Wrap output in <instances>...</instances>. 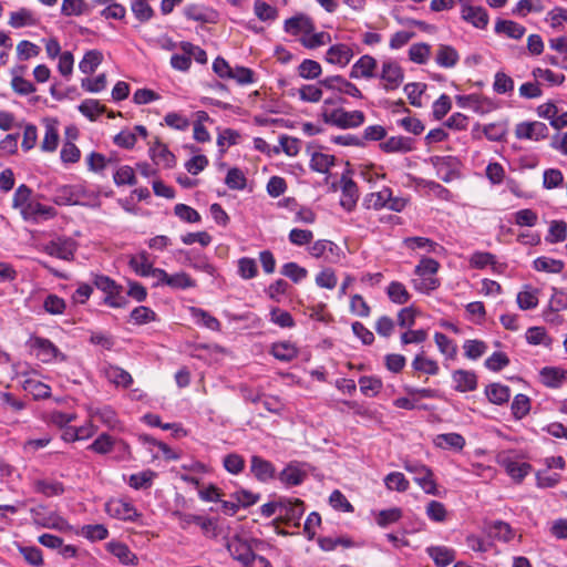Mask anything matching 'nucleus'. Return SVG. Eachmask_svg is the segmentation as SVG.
Returning a JSON list of instances; mask_svg holds the SVG:
<instances>
[{
	"instance_id": "7",
	"label": "nucleus",
	"mask_w": 567,
	"mask_h": 567,
	"mask_svg": "<svg viewBox=\"0 0 567 567\" xmlns=\"http://www.w3.org/2000/svg\"><path fill=\"white\" fill-rule=\"evenodd\" d=\"M403 467L406 472L414 475V482L423 489L424 493L434 496L439 495L434 473L429 466L415 461H404Z\"/></svg>"
},
{
	"instance_id": "39",
	"label": "nucleus",
	"mask_w": 567,
	"mask_h": 567,
	"mask_svg": "<svg viewBox=\"0 0 567 567\" xmlns=\"http://www.w3.org/2000/svg\"><path fill=\"white\" fill-rule=\"evenodd\" d=\"M103 61V53L100 50L93 49L85 52L79 63V69L82 73L90 75L95 72Z\"/></svg>"
},
{
	"instance_id": "17",
	"label": "nucleus",
	"mask_w": 567,
	"mask_h": 567,
	"mask_svg": "<svg viewBox=\"0 0 567 567\" xmlns=\"http://www.w3.org/2000/svg\"><path fill=\"white\" fill-rule=\"evenodd\" d=\"M284 29L291 35L306 37L309 32L315 31L316 27L309 17L297 14L285 21Z\"/></svg>"
},
{
	"instance_id": "51",
	"label": "nucleus",
	"mask_w": 567,
	"mask_h": 567,
	"mask_svg": "<svg viewBox=\"0 0 567 567\" xmlns=\"http://www.w3.org/2000/svg\"><path fill=\"white\" fill-rule=\"evenodd\" d=\"M412 368L429 375H436L440 371L437 362L426 358L423 352L415 355L412 361Z\"/></svg>"
},
{
	"instance_id": "33",
	"label": "nucleus",
	"mask_w": 567,
	"mask_h": 567,
	"mask_svg": "<svg viewBox=\"0 0 567 567\" xmlns=\"http://www.w3.org/2000/svg\"><path fill=\"white\" fill-rule=\"evenodd\" d=\"M24 69V66H18L11 71V87L19 95H29L37 91L34 84L22 76Z\"/></svg>"
},
{
	"instance_id": "22",
	"label": "nucleus",
	"mask_w": 567,
	"mask_h": 567,
	"mask_svg": "<svg viewBox=\"0 0 567 567\" xmlns=\"http://www.w3.org/2000/svg\"><path fill=\"white\" fill-rule=\"evenodd\" d=\"M378 66L377 60L371 55H362L351 68L350 78L352 79H371L375 76Z\"/></svg>"
},
{
	"instance_id": "6",
	"label": "nucleus",
	"mask_w": 567,
	"mask_h": 567,
	"mask_svg": "<svg viewBox=\"0 0 567 567\" xmlns=\"http://www.w3.org/2000/svg\"><path fill=\"white\" fill-rule=\"evenodd\" d=\"M28 346L32 353L43 363L63 362L66 355L49 339L32 336L28 341Z\"/></svg>"
},
{
	"instance_id": "38",
	"label": "nucleus",
	"mask_w": 567,
	"mask_h": 567,
	"mask_svg": "<svg viewBox=\"0 0 567 567\" xmlns=\"http://www.w3.org/2000/svg\"><path fill=\"white\" fill-rule=\"evenodd\" d=\"M189 312L196 324L203 326L212 331L220 330V322L218 319L204 309L190 307Z\"/></svg>"
},
{
	"instance_id": "21",
	"label": "nucleus",
	"mask_w": 567,
	"mask_h": 567,
	"mask_svg": "<svg viewBox=\"0 0 567 567\" xmlns=\"http://www.w3.org/2000/svg\"><path fill=\"white\" fill-rule=\"evenodd\" d=\"M250 472L256 480L266 483L275 477L276 468L271 462L254 455L250 458Z\"/></svg>"
},
{
	"instance_id": "58",
	"label": "nucleus",
	"mask_w": 567,
	"mask_h": 567,
	"mask_svg": "<svg viewBox=\"0 0 567 567\" xmlns=\"http://www.w3.org/2000/svg\"><path fill=\"white\" fill-rule=\"evenodd\" d=\"M76 534L92 542H96L105 539L109 536V530L102 524L84 525L81 527L80 532H76Z\"/></svg>"
},
{
	"instance_id": "56",
	"label": "nucleus",
	"mask_w": 567,
	"mask_h": 567,
	"mask_svg": "<svg viewBox=\"0 0 567 567\" xmlns=\"http://www.w3.org/2000/svg\"><path fill=\"white\" fill-rule=\"evenodd\" d=\"M106 378L110 382L121 385L123 388H128L133 383L132 375L118 367H110L106 370Z\"/></svg>"
},
{
	"instance_id": "1",
	"label": "nucleus",
	"mask_w": 567,
	"mask_h": 567,
	"mask_svg": "<svg viewBox=\"0 0 567 567\" xmlns=\"http://www.w3.org/2000/svg\"><path fill=\"white\" fill-rule=\"evenodd\" d=\"M99 194L84 184L63 185L55 189L53 202L59 206L95 205Z\"/></svg>"
},
{
	"instance_id": "25",
	"label": "nucleus",
	"mask_w": 567,
	"mask_h": 567,
	"mask_svg": "<svg viewBox=\"0 0 567 567\" xmlns=\"http://www.w3.org/2000/svg\"><path fill=\"white\" fill-rule=\"evenodd\" d=\"M106 549L118 559L122 565L136 566L137 556L122 542L112 540L106 544Z\"/></svg>"
},
{
	"instance_id": "37",
	"label": "nucleus",
	"mask_w": 567,
	"mask_h": 567,
	"mask_svg": "<svg viewBox=\"0 0 567 567\" xmlns=\"http://www.w3.org/2000/svg\"><path fill=\"white\" fill-rule=\"evenodd\" d=\"M495 32L505 34L507 38L518 40L524 37L526 29L522 24L512 20H498L495 23Z\"/></svg>"
},
{
	"instance_id": "64",
	"label": "nucleus",
	"mask_w": 567,
	"mask_h": 567,
	"mask_svg": "<svg viewBox=\"0 0 567 567\" xmlns=\"http://www.w3.org/2000/svg\"><path fill=\"white\" fill-rule=\"evenodd\" d=\"M131 10L134 17L142 23L150 21L154 17L153 8L145 1L133 0Z\"/></svg>"
},
{
	"instance_id": "40",
	"label": "nucleus",
	"mask_w": 567,
	"mask_h": 567,
	"mask_svg": "<svg viewBox=\"0 0 567 567\" xmlns=\"http://www.w3.org/2000/svg\"><path fill=\"white\" fill-rule=\"evenodd\" d=\"M8 23L12 28L19 29L28 25H35L38 23V19L31 10L21 8L18 11L10 13Z\"/></svg>"
},
{
	"instance_id": "18",
	"label": "nucleus",
	"mask_w": 567,
	"mask_h": 567,
	"mask_svg": "<svg viewBox=\"0 0 567 567\" xmlns=\"http://www.w3.org/2000/svg\"><path fill=\"white\" fill-rule=\"evenodd\" d=\"M150 156L155 165L163 168H172L176 164L175 155L159 140L151 145Z\"/></svg>"
},
{
	"instance_id": "32",
	"label": "nucleus",
	"mask_w": 567,
	"mask_h": 567,
	"mask_svg": "<svg viewBox=\"0 0 567 567\" xmlns=\"http://www.w3.org/2000/svg\"><path fill=\"white\" fill-rule=\"evenodd\" d=\"M380 147L385 153H408L414 148L413 140L405 136H391Z\"/></svg>"
},
{
	"instance_id": "34",
	"label": "nucleus",
	"mask_w": 567,
	"mask_h": 567,
	"mask_svg": "<svg viewBox=\"0 0 567 567\" xmlns=\"http://www.w3.org/2000/svg\"><path fill=\"white\" fill-rule=\"evenodd\" d=\"M270 352L277 360L288 362L297 358L299 350L291 341H279L271 346Z\"/></svg>"
},
{
	"instance_id": "60",
	"label": "nucleus",
	"mask_w": 567,
	"mask_h": 567,
	"mask_svg": "<svg viewBox=\"0 0 567 567\" xmlns=\"http://www.w3.org/2000/svg\"><path fill=\"white\" fill-rule=\"evenodd\" d=\"M321 72V65L317 61L310 59L303 60L298 66L299 76L306 80L317 79L320 76Z\"/></svg>"
},
{
	"instance_id": "50",
	"label": "nucleus",
	"mask_w": 567,
	"mask_h": 567,
	"mask_svg": "<svg viewBox=\"0 0 567 567\" xmlns=\"http://www.w3.org/2000/svg\"><path fill=\"white\" fill-rule=\"evenodd\" d=\"M384 485L389 491H395L399 493L406 492L410 488V482L401 472H391L384 480Z\"/></svg>"
},
{
	"instance_id": "10",
	"label": "nucleus",
	"mask_w": 567,
	"mask_h": 567,
	"mask_svg": "<svg viewBox=\"0 0 567 567\" xmlns=\"http://www.w3.org/2000/svg\"><path fill=\"white\" fill-rule=\"evenodd\" d=\"M105 512L121 520L135 522L141 516L133 504L126 498H112L105 503Z\"/></svg>"
},
{
	"instance_id": "48",
	"label": "nucleus",
	"mask_w": 567,
	"mask_h": 567,
	"mask_svg": "<svg viewBox=\"0 0 567 567\" xmlns=\"http://www.w3.org/2000/svg\"><path fill=\"white\" fill-rule=\"evenodd\" d=\"M434 341L439 351L445 357L446 360H454L457 354V346L447 336L441 332H435Z\"/></svg>"
},
{
	"instance_id": "8",
	"label": "nucleus",
	"mask_w": 567,
	"mask_h": 567,
	"mask_svg": "<svg viewBox=\"0 0 567 567\" xmlns=\"http://www.w3.org/2000/svg\"><path fill=\"white\" fill-rule=\"evenodd\" d=\"M38 248L49 256L71 261L76 251V243L69 237H56L45 244H41Z\"/></svg>"
},
{
	"instance_id": "15",
	"label": "nucleus",
	"mask_w": 567,
	"mask_h": 567,
	"mask_svg": "<svg viewBox=\"0 0 567 567\" xmlns=\"http://www.w3.org/2000/svg\"><path fill=\"white\" fill-rule=\"evenodd\" d=\"M548 128L542 122H523L516 125L515 135L519 140L539 141L547 136Z\"/></svg>"
},
{
	"instance_id": "28",
	"label": "nucleus",
	"mask_w": 567,
	"mask_h": 567,
	"mask_svg": "<svg viewBox=\"0 0 567 567\" xmlns=\"http://www.w3.org/2000/svg\"><path fill=\"white\" fill-rule=\"evenodd\" d=\"M116 443L121 444L123 451L128 453V445L126 443H124L123 441H116L107 433H102L101 435H99L93 441V443L87 446V450L96 454H107L114 449Z\"/></svg>"
},
{
	"instance_id": "61",
	"label": "nucleus",
	"mask_w": 567,
	"mask_h": 567,
	"mask_svg": "<svg viewBox=\"0 0 567 567\" xmlns=\"http://www.w3.org/2000/svg\"><path fill=\"white\" fill-rule=\"evenodd\" d=\"M321 85L318 84H305L298 89L299 99L303 102L317 103L322 99Z\"/></svg>"
},
{
	"instance_id": "9",
	"label": "nucleus",
	"mask_w": 567,
	"mask_h": 567,
	"mask_svg": "<svg viewBox=\"0 0 567 567\" xmlns=\"http://www.w3.org/2000/svg\"><path fill=\"white\" fill-rule=\"evenodd\" d=\"M461 18L476 29H486L489 17L481 6H474L470 0H460Z\"/></svg>"
},
{
	"instance_id": "52",
	"label": "nucleus",
	"mask_w": 567,
	"mask_h": 567,
	"mask_svg": "<svg viewBox=\"0 0 567 567\" xmlns=\"http://www.w3.org/2000/svg\"><path fill=\"white\" fill-rule=\"evenodd\" d=\"M533 264L535 270L548 274H559L563 271L565 266L561 260L545 256L536 258Z\"/></svg>"
},
{
	"instance_id": "4",
	"label": "nucleus",
	"mask_w": 567,
	"mask_h": 567,
	"mask_svg": "<svg viewBox=\"0 0 567 567\" xmlns=\"http://www.w3.org/2000/svg\"><path fill=\"white\" fill-rule=\"evenodd\" d=\"M32 522L42 528L55 529L61 533H72L73 526L56 512L44 505H38L30 509Z\"/></svg>"
},
{
	"instance_id": "26",
	"label": "nucleus",
	"mask_w": 567,
	"mask_h": 567,
	"mask_svg": "<svg viewBox=\"0 0 567 567\" xmlns=\"http://www.w3.org/2000/svg\"><path fill=\"white\" fill-rule=\"evenodd\" d=\"M452 380L457 392H470L477 388V377L473 371L455 370Z\"/></svg>"
},
{
	"instance_id": "44",
	"label": "nucleus",
	"mask_w": 567,
	"mask_h": 567,
	"mask_svg": "<svg viewBox=\"0 0 567 567\" xmlns=\"http://www.w3.org/2000/svg\"><path fill=\"white\" fill-rule=\"evenodd\" d=\"M299 41L305 48L313 50L319 47L329 44L332 39L330 33L324 31L316 32L315 30L306 34V37H300Z\"/></svg>"
},
{
	"instance_id": "46",
	"label": "nucleus",
	"mask_w": 567,
	"mask_h": 567,
	"mask_svg": "<svg viewBox=\"0 0 567 567\" xmlns=\"http://www.w3.org/2000/svg\"><path fill=\"white\" fill-rule=\"evenodd\" d=\"M334 165V156L323 152H313L310 159V167L321 174H326Z\"/></svg>"
},
{
	"instance_id": "11",
	"label": "nucleus",
	"mask_w": 567,
	"mask_h": 567,
	"mask_svg": "<svg viewBox=\"0 0 567 567\" xmlns=\"http://www.w3.org/2000/svg\"><path fill=\"white\" fill-rule=\"evenodd\" d=\"M257 544H259V540L257 539L248 542L241 536L236 535L227 542V549L235 560H237L241 566H246L248 564V558L254 553V545Z\"/></svg>"
},
{
	"instance_id": "13",
	"label": "nucleus",
	"mask_w": 567,
	"mask_h": 567,
	"mask_svg": "<svg viewBox=\"0 0 567 567\" xmlns=\"http://www.w3.org/2000/svg\"><path fill=\"white\" fill-rule=\"evenodd\" d=\"M315 258H323L328 262H338L343 252L341 248L331 240L320 239L315 241L308 249Z\"/></svg>"
},
{
	"instance_id": "47",
	"label": "nucleus",
	"mask_w": 567,
	"mask_h": 567,
	"mask_svg": "<svg viewBox=\"0 0 567 567\" xmlns=\"http://www.w3.org/2000/svg\"><path fill=\"white\" fill-rule=\"evenodd\" d=\"M34 491L45 497L59 496L64 493V485L58 481L38 480L34 482Z\"/></svg>"
},
{
	"instance_id": "3",
	"label": "nucleus",
	"mask_w": 567,
	"mask_h": 567,
	"mask_svg": "<svg viewBox=\"0 0 567 567\" xmlns=\"http://www.w3.org/2000/svg\"><path fill=\"white\" fill-rule=\"evenodd\" d=\"M365 116L362 111H347L342 107L333 110L324 109L322 113V121L326 124L336 126L342 130L355 128L364 123Z\"/></svg>"
},
{
	"instance_id": "57",
	"label": "nucleus",
	"mask_w": 567,
	"mask_h": 567,
	"mask_svg": "<svg viewBox=\"0 0 567 567\" xmlns=\"http://www.w3.org/2000/svg\"><path fill=\"white\" fill-rule=\"evenodd\" d=\"M431 55V45L427 43H414L409 49V59L417 64H425Z\"/></svg>"
},
{
	"instance_id": "5",
	"label": "nucleus",
	"mask_w": 567,
	"mask_h": 567,
	"mask_svg": "<svg viewBox=\"0 0 567 567\" xmlns=\"http://www.w3.org/2000/svg\"><path fill=\"white\" fill-rule=\"evenodd\" d=\"M94 286L105 293L103 302L111 308H124L127 299L123 295L122 286L117 285L113 279L104 275H95L93 279Z\"/></svg>"
},
{
	"instance_id": "16",
	"label": "nucleus",
	"mask_w": 567,
	"mask_h": 567,
	"mask_svg": "<svg viewBox=\"0 0 567 567\" xmlns=\"http://www.w3.org/2000/svg\"><path fill=\"white\" fill-rule=\"evenodd\" d=\"M403 246L410 250H424L427 254L442 255L445 248L439 243L421 236L406 237L402 241Z\"/></svg>"
},
{
	"instance_id": "42",
	"label": "nucleus",
	"mask_w": 567,
	"mask_h": 567,
	"mask_svg": "<svg viewBox=\"0 0 567 567\" xmlns=\"http://www.w3.org/2000/svg\"><path fill=\"white\" fill-rule=\"evenodd\" d=\"M427 553L439 567H446L455 559V551L445 546L430 547Z\"/></svg>"
},
{
	"instance_id": "41",
	"label": "nucleus",
	"mask_w": 567,
	"mask_h": 567,
	"mask_svg": "<svg viewBox=\"0 0 567 567\" xmlns=\"http://www.w3.org/2000/svg\"><path fill=\"white\" fill-rule=\"evenodd\" d=\"M306 472L295 464H289L279 474V480L286 486H296L303 482Z\"/></svg>"
},
{
	"instance_id": "31",
	"label": "nucleus",
	"mask_w": 567,
	"mask_h": 567,
	"mask_svg": "<svg viewBox=\"0 0 567 567\" xmlns=\"http://www.w3.org/2000/svg\"><path fill=\"white\" fill-rule=\"evenodd\" d=\"M433 444L442 450L462 451L465 446V439L458 433L437 434L433 439Z\"/></svg>"
},
{
	"instance_id": "53",
	"label": "nucleus",
	"mask_w": 567,
	"mask_h": 567,
	"mask_svg": "<svg viewBox=\"0 0 567 567\" xmlns=\"http://www.w3.org/2000/svg\"><path fill=\"white\" fill-rule=\"evenodd\" d=\"M386 293L390 300L396 305H404L411 298V295L406 290L405 286L399 281L390 282L386 289Z\"/></svg>"
},
{
	"instance_id": "45",
	"label": "nucleus",
	"mask_w": 567,
	"mask_h": 567,
	"mask_svg": "<svg viewBox=\"0 0 567 567\" xmlns=\"http://www.w3.org/2000/svg\"><path fill=\"white\" fill-rule=\"evenodd\" d=\"M516 301L522 310L534 309L538 305V290L532 286H525L524 289L517 293Z\"/></svg>"
},
{
	"instance_id": "29",
	"label": "nucleus",
	"mask_w": 567,
	"mask_h": 567,
	"mask_svg": "<svg viewBox=\"0 0 567 567\" xmlns=\"http://www.w3.org/2000/svg\"><path fill=\"white\" fill-rule=\"evenodd\" d=\"M460 61V54L455 48L449 44H440L436 49L435 62L444 69L454 68Z\"/></svg>"
},
{
	"instance_id": "62",
	"label": "nucleus",
	"mask_w": 567,
	"mask_h": 567,
	"mask_svg": "<svg viewBox=\"0 0 567 567\" xmlns=\"http://www.w3.org/2000/svg\"><path fill=\"white\" fill-rule=\"evenodd\" d=\"M238 275L244 280H249L258 275V266L254 258L243 257L237 261Z\"/></svg>"
},
{
	"instance_id": "36",
	"label": "nucleus",
	"mask_w": 567,
	"mask_h": 567,
	"mask_svg": "<svg viewBox=\"0 0 567 567\" xmlns=\"http://www.w3.org/2000/svg\"><path fill=\"white\" fill-rule=\"evenodd\" d=\"M485 395L491 403L502 405L508 402L511 389L501 383H491L485 388Z\"/></svg>"
},
{
	"instance_id": "54",
	"label": "nucleus",
	"mask_w": 567,
	"mask_h": 567,
	"mask_svg": "<svg viewBox=\"0 0 567 567\" xmlns=\"http://www.w3.org/2000/svg\"><path fill=\"white\" fill-rule=\"evenodd\" d=\"M130 266L141 277H148L153 269V265L148 260L147 252L145 251L131 257Z\"/></svg>"
},
{
	"instance_id": "14",
	"label": "nucleus",
	"mask_w": 567,
	"mask_h": 567,
	"mask_svg": "<svg viewBox=\"0 0 567 567\" xmlns=\"http://www.w3.org/2000/svg\"><path fill=\"white\" fill-rule=\"evenodd\" d=\"M319 84L328 90L338 91L339 93L347 94L355 99H362V93L359 87L341 75L327 76L320 80Z\"/></svg>"
},
{
	"instance_id": "43",
	"label": "nucleus",
	"mask_w": 567,
	"mask_h": 567,
	"mask_svg": "<svg viewBox=\"0 0 567 567\" xmlns=\"http://www.w3.org/2000/svg\"><path fill=\"white\" fill-rule=\"evenodd\" d=\"M390 195L391 189L389 187H384L379 192L370 193L364 198V205L367 208L374 210L386 208Z\"/></svg>"
},
{
	"instance_id": "49",
	"label": "nucleus",
	"mask_w": 567,
	"mask_h": 567,
	"mask_svg": "<svg viewBox=\"0 0 567 567\" xmlns=\"http://www.w3.org/2000/svg\"><path fill=\"white\" fill-rule=\"evenodd\" d=\"M567 238V223L564 220H551L545 240L549 244H558Z\"/></svg>"
},
{
	"instance_id": "55",
	"label": "nucleus",
	"mask_w": 567,
	"mask_h": 567,
	"mask_svg": "<svg viewBox=\"0 0 567 567\" xmlns=\"http://www.w3.org/2000/svg\"><path fill=\"white\" fill-rule=\"evenodd\" d=\"M488 535L492 538L502 540V542H509L514 538V532L511 528V526L501 520H496L488 527Z\"/></svg>"
},
{
	"instance_id": "24",
	"label": "nucleus",
	"mask_w": 567,
	"mask_h": 567,
	"mask_svg": "<svg viewBox=\"0 0 567 567\" xmlns=\"http://www.w3.org/2000/svg\"><path fill=\"white\" fill-rule=\"evenodd\" d=\"M303 503L301 501L285 499L281 501L279 517L285 523H291L295 526H297L299 524L301 516L303 515Z\"/></svg>"
},
{
	"instance_id": "23",
	"label": "nucleus",
	"mask_w": 567,
	"mask_h": 567,
	"mask_svg": "<svg viewBox=\"0 0 567 567\" xmlns=\"http://www.w3.org/2000/svg\"><path fill=\"white\" fill-rule=\"evenodd\" d=\"M56 216V210L52 206H47L41 204L39 200L33 199L31 200L28 206H25L24 212L22 214L23 219L29 220H38V219H51Z\"/></svg>"
},
{
	"instance_id": "30",
	"label": "nucleus",
	"mask_w": 567,
	"mask_h": 567,
	"mask_svg": "<svg viewBox=\"0 0 567 567\" xmlns=\"http://www.w3.org/2000/svg\"><path fill=\"white\" fill-rule=\"evenodd\" d=\"M540 379L544 385L557 389L567 380V370L555 367H545L540 370Z\"/></svg>"
},
{
	"instance_id": "59",
	"label": "nucleus",
	"mask_w": 567,
	"mask_h": 567,
	"mask_svg": "<svg viewBox=\"0 0 567 567\" xmlns=\"http://www.w3.org/2000/svg\"><path fill=\"white\" fill-rule=\"evenodd\" d=\"M425 90L426 84L417 82L408 83L404 86V92L409 99L410 104L415 107L422 106V94L425 92Z\"/></svg>"
},
{
	"instance_id": "2",
	"label": "nucleus",
	"mask_w": 567,
	"mask_h": 567,
	"mask_svg": "<svg viewBox=\"0 0 567 567\" xmlns=\"http://www.w3.org/2000/svg\"><path fill=\"white\" fill-rule=\"evenodd\" d=\"M439 269L440 264L435 259L422 257L414 268L413 288L425 295H430L433 290L437 289L441 285L440 279L436 277Z\"/></svg>"
},
{
	"instance_id": "19",
	"label": "nucleus",
	"mask_w": 567,
	"mask_h": 567,
	"mask_svg": "<svg viewBox=\"0 0 567 567\" xmlns=\"http://www.w3.org/2000/svg\"><path fill=\"white\" fill-rule=\"evenodd\" d=\"M341 197L340 205L348 212L352 210L359 198L357 184L347 175L341 177Z\"/></svg>"
},
{
	"instance_id": "20",
	"label": "nucleus",
	"mask_w": 567,
	"mask_h": 567,
	"mask_svg": "<svg viewBox=\"0 0 567 567\" xmlns=\"http://www.w3.org/2000/svg\"><path fill=\"white\" fill-rule=\"evenodd\" d=\"M352 48L344 43L331 45L326 52V61L330 64L346 66L353 58Z\"/></svg>"
},
{
	"instance_id": "12",
	"label": "nucleus",
	"mask_w": 567,
	"mask_h": 567,
	"mask_svg": "<svg viewBox=\"0 0 567 567\" xmlns=\"http://www.w3.org/2000/svg\"><path fill=\"white\" fill-rule=\"evenodd\" d=\"M380 79L383 83L384 90L393 91L398 89L403 82V69L398 62L393 60H386L382 63Z\"/></svg>"
},
{
	"instance_id": "27",
	"label": "nucleus",
	"mask_w": 567,
	"mask_h": 567,
	"mask_svg": "<svg viewBox=\"0 0 567 567\" xmlns=\"http://www.w3.org/2000/svg\"><path fill=\"white\" fill-rule=\"evenodd\" d=\"M499 464L517 483H520L532 471V466L528 463L514 461L509 457L501 458Z\"/></svg>"
},
{
	"instance_id": "63",
	"label": "nucleus",
	"mask_w": 567,
	"mask_h": 567,
	"mask_svg": "<svg viewBox=\"0 0 567 567\" xmlns=\"http://www.w3.org/2000/svg\"><path fill=\"white\" fill-rule=\"evenodd\" d=\"M155 475L156 474L150 470L132 474L130 476L128 484L134 489H146L151 487Z\"/></svg>"
},
{
	"instance_id": "35",
	"label": "nucleus",
	"mask_w": 567,
	"mask_h": 567,
	"mask_svg": "<svg viewBox=\"0 0 567 567\" xmlns=\"http://www.w3.org/2000/svg\"><path fill=\"white\" fill-rule=\"evenodd\" d=\"M89 417L91 420H99L109 429H115L118 423L116 412L109 405L101 408H90Z\"/></svg>"
}]
</instances>
